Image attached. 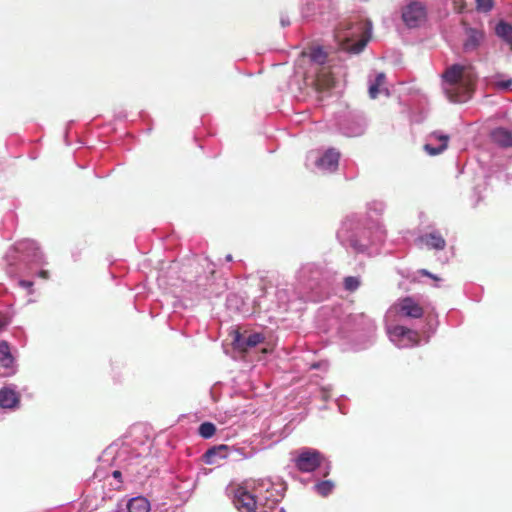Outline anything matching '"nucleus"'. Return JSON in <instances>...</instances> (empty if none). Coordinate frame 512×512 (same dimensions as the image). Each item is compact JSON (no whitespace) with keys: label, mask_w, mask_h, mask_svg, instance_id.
<instances>
[{"label":"nucleus","mask_w":512,"mask_h":512,"mask_svg":"<svg viewBox=\"0 0 512 512\" xmlns=\"http://www.w3.org/2000/svg\"><path fill=\"white\" fill-rule=\"evenodd\" d=\"M444 91L451 102L463 103L473 94L476 74L471 65L454 64L443 73Z\"/></svg>","instance_id":"obj_1"},{"label":"nucleus","mask_w":512,"mask_h":512,"mask_svg":"<svg viewBox=\"0 0 512 512\" xmlns=\"http://www.w3.org/2000/svg\"><path fill=\"white\" fill-rule=\"evenodd\" d=\"M370 27L366 22H348L344 28H340L337 37L341 41L351 42L359 38L354 44L347 48L353 53L361 52L369 41Z\"/></svg>","instance_id":"obj_2"},{"label":"nucleus","mask_w":512,"mask_h":512,"mask_svg":"<svg viewBox=\"0 0 512 512\" xmlns=\"http://www.w3.org/2000/svg\"><path fill=\"white\" fill-rule=\"evenodd\" d=\"M305 79H311V85L317 92L331 90L335 86V78L331 66L305 73Z\"/></svg>","instance_id":"obj_3"},{"label":"nucleus","mask_w":512,"mask_h":512,"mask_svg":"<svg viewBox=\"0 0 512 512\" xmlns=\"http://www.w3.org/2000/svg\"><path fill=\"white\" fill-rule=\"evenodd\" d=\"M323 456L317 450L304 449L294 459L295 467L302 473L315 471L322 463Z\"/></svg>","instance_id":"obj_4"},{"label":"nucleus","mask_w":512,"mask_h":512,"mask_svg":"<svg viewBox=\"0 0 512 512\" xmlns=\"http://www.w3.org/2000/svg\"><path fill=\"white\" fill-rule=\"evenodd\" d=\"M301 56L303 61L308 64L306 72L330 67V65L327 64L328 54L321 47H311L308 51L302 52Z\"/></svg>","instance_id":"obj_5"},{"label":"nucleus","mask_w":512,"mask_h":512,"mask_svg":"<svg viewBox=\"0 0 512 512\" xmlns=\"http://www.w3.org/2000/svg\"><path fill=\"white\" fill-rule=\"evenodd\" d=\"M426 18V10L422 3L412 2L402 11V19L409 28L419 26Z\"/></svg>","instance_id":"obj_6"},{"label":"nucleus","mask_w":512,"mask_h":512,"mask_svg":"<svg viewBox=\"0 0 512 512\" xmlns=\"http://www.w3.org/2000/svg\"><path fill=\"white\" fill-rule=\"evenodd\" d=\"M395 310L402 317L420 319L424 315L423 307L411 297H404L395 305Z\"/></svg>","instance_id":"obj_7"},{"label":"nucleus","mask_w":512,"mask_h":512,"mask_svg":"<svg viewBox=\"0 0 512 512\" xmlns=\"http://www.w3.org/2000/svg\"><path fill=\"white\" fill-rule=\"evenodd\" d=\"M234 505L240 512H257L258 501L245 488L238 487L235 491Z\"/></svg>","instance_id":"obj_8"},{"label":"nucleus","mask_w":512,"mask_h":512,"mask_svg":"<svg viewBox=\"0 0 512 512\" xmlns=\"http://www.w3.org/2000/svg\"><path fill=\"white\" fill-rule=\"evenodd\" d=\"M390 335L402 346H416L420 342L419 333L402 325H396L390 330Z\"/></svg>","instance_id":"obj_9"},{"label":"nucleus","mask_w":512,"mask_h":512,"mask_svg":"<svg viewBox=\"0 0 512 512\" xmlns=\"http://www.w3.org/2000/svg\"><path fill=\"white\" fill-rule=\"evenodd\" d=\"M265 337L261 333H252L247 337H242L240 333H237L234 339L236 347L244 352L248 349L256 347L258 344L264 341Z\"/></svg>","instance_id":"obj_10"},{"label":"nucleus","mask_w":512,"mask_h":512,"mask_svg":"<svg viewBox=\"0 0 512 512\" xmlns=\"http://www.w3.org/2000/svg\"><path fill=\"white\" fill-rule=\"evenodd\" d=\"M484 40V32L475 28L466 29V40L463 43L465 51L476 50Z\"/></svg>","instance_id":"obj_11"},{"label":"nucleus","mask_w":512,"mask_h":512,"mask_svg":"<svg viewBox=\"0 0 512 512\" xmlns=\"http://www.w3.org/2000/svg\"><path fill=\"white\" fill-rule=\"evenodd\" d=\"M338 162L339 153L334 149H329L321 158L317 160L316 164L322 169L333 171L337 168Z\"/></svg>","instance_id":"obj_12"},{"label":"nucleus","mask_w":512,"mask_h":512,"mask_svg":"<svg viewBox=\"0 0 512 512\" xmlns=\"http://www.w3.org/2000/svg\"><path fill=\"white\" fill-rule=\"evenodd\" d=\"M229 447L221 444L209 448L203 455V460L206 464L212 465L216 462L217 458L225 459L228 457L227 451Z\"/></svg>","instance_id":"obj_13"},{"label":"nucleus","mask_w":512,"mask_h":512,"mask_svg":"<svg viewBox=\"0 0 512 512\" xmlns=\"http://www.w3.org/2000/svg\"><path fill=\"white\" fill-rule=\"evenodd\" d=\"M491 139L501 147H511L512 131L503 127L496 128L491 132Z\"/></svg>","instance_id":"obj_14"},{"label":"nucleus","mask_w":512,"mask_h":512,"mask_svg":"<svg viewBox=\"0 0 512 512\" xmlns=\"http://www.w3.org/2000/svg\"><path fill=\"white\" fill-rule=\"evenodd\" d=\"M19 395L12 389L3 388L0 390V406L2 408H15L19 404Z\"/></svg>","instance_id":"obj_15"},{"label":"nucleus","mask_w":512,"mask_h":512,"mask_svg":"<svg viewBox=\"0 0 512 512\" xmlns=\"http://www.w3.org/2000/svg\"><path fill=\"white\" fill-rule=\"evenodd\" d=\"M128 512H149L150 503L142 496H138L129 500L127 504Z\"/></svg>","instance_id":"obj_16"},{"label":"nucleus","mask_w":512,"mask_h":512,"mask_svg":"<svg viewBox=\"0 0 512 512\" xmlns=\"http://www.w3.org/2000/svg\"><path fill=\"white\" fill-rule=\"evenodd\" d=\"M14 358L10 352V347L6 341L0 342V367L10 368L12 367Z\"/></svg>","instance_id":"obj_17"},{"label":"nucleus","mask_w":512,"mask_h":512,"mask_svg":"<svg viewBox=\"0 0 512 512\" xmlns=\"http://www.w3.org/2000/svg\"><path fill=\"white\" fill-rule=\"evenodd\" d=\"M495 34L509 45L512 39V25L508 22L500 21L495 27Z\"/></svg>","instance_id":"obj_18"},{"label":"nucleus","mask_w":512,"mask_h":512,"mask_svg":"<svg viewBox=\"0 0 512 512\" xmlns=\"http://www.w3.org/2000/svg\"><path fill=\"white\" fill-rule=\"evenodd\" d=\"M426 245L437 250H442L445 248L446 242L442 236L432 233L426 236Z\"/></svg>","instance_id":"obj_19"},{"label":"nucleus","mask_w":512,"mask_h":512,"mask_svg":"<svg viewBox=\"0 0 512 512\" xmlns=\"http://www.w3.org/2000/svg\"><path fill=\"white\" fill-rule=\"evenodd\" d=\"M439 140H441V145L438 147H433L430 144H426L424 146V149L430 154V155H438L442 153L448 146V136H439Z\"/></svg>","instance_id":"obj_20"},{"label":"nucleus","mask_w":512,"mask_h":512,"mask_svg":"<svg viewBox=\"0 0 512 512\" xmlns=\"http://www.w3.org/2000/svg\"><path fill=\"white\" fill-rule=\"evenodd\" d=\"M216 432V426L211 422H203L198 429L199 435L204 439L211 438Z\"/></svg>","instance_id":"obj_21"},{"label":"nucleus","mask_w":512,"mask_h":512,"mask_svg":"<svg viewBox=\"0 0 512 512\" xmlns=\"http://www.w3.org/2000/svg\"><path fill=\"white\" fill-rule=\"evenodd\" d=\"M334 488V483L330 480H325L317 483L315 489L321 496H328Z\"/></svg>","instance_id":"obj_22"},{"label":"nucleus","mask_w":512,"mask_h":512,"mask_svg":"<svg viewBox=\"0 0 512 512\" xmlns=\"http://www.w3.org/2000/svg\"><path fill=\"white\" fill-rule=\"evenodd\" d=\"M360 286V281L357 277L348 276L344 279V287L346 290L353 292Z\"/></svg>","instance_id":"obj_23"},{"label":"nucleus","mask_w":512,"mask_h":512,"mask_svg":"<svg viewBox=\"0 0 512 512\" xmlns=\"http://www.w3.org/2000/svg\"><path fill=\"white\" fill-rule=\"evenodd\" d=\"M479 11L488 12L493 7V0H476Z\"/></svg>","instance_id":"obj_24"},{"label":"nucleus","mask_w":512,"mask_h":512,"mask_svg":"<svg viewBox=\"0 0 512 512\" xmlns=\"http://www.w3.org/2000/svg\"><path fill=\"white\" fill-rule=\"evenodd\" d=\"M380 92V87L375 85L374 83L369 87V96L372 99H375Z\"/></svg>","instance_id":"obj_25"},{"label":"nucleus","mask_w":512,"mask_h":512,"mask_svg":"<svg viewBox=\"0 0 512 512\" xmlns=\"http://www.w3.org/2000/svg\"><path fill=\"white\" fill-rule=\"evenodd\" d=\"M419 273H420L422 276L429 277V278H431V279H433V280H435V281H438V280H439V278H438L436 275H434V274L430 273V272H429L428 270H426V269H421V270L419 271Z\"/></svg>","instance_id":"obj_26"},{"label":"nucleus","mask_w":512,"mask_h":512,"mask_svg":"<svg viewBox=\"0 0 512 512\" xmlns=\"http://www.w3.org/2000/svg\"><path fill=\"white\" fill-rule=\"evenodd\" d=\"M385 82V75L383 73H380L376 76L374 84L381 87Z\"/></svg>","instance_id":"obj_27"},{"label":"nucleus","mask_w":512,"mask_h":512,"mask_svg":"<svg viewBox=\"0 0 512 512\" xmlns=\"http://www.w3.org/2000/svg\"><path fill=\"white\" fill-rule=\"evenodd\" d=\"M38 275H39V277H41L43 279L49 278V272L47 270H41Z\"/></svg>","instance_id":"obj_28"},{"label":"nucleus","mask_w":512,"mask_h":512,"mask_svg":"<svg viewBox=\"0 0 512 512\" xmlns=\"http://www.w3.org/2000/svg\"><path fill=\"white\" fill-rule=\"evenodd\" d=\"M20 285L25 287V288H30V287H32L33 283L30 282V281L23 280V281H20Z\"/></svg>","instance_id":"obj_29"},{"label":"nucleus","mask_w":512,"mask_h":512,"mask_svg":"<svg viewBox=\"0 0 512 512\" xmlns=\"http://www.w3.org/2000/svg\"><path fill=\"white\" fill-rule=\"evenodd\" d=\"M276 503H277V501H276V500L268 501V507H269V509H274V508H275V506H276Z\"/></svg>","instance_id":"obj_30"},{"label":"nucleus","mask_w":512,"mask_h":512,"mask_svg":"<svg viewBox=\"0 0 512 512\" xmlns=\"http://www.w3.org/2000/svg\"><path fill=\"white\" fill-rule=\"evenodd\" d=\"M113 477H114V478H120V477H121V472H120V471H118V470H115V471L113 472Z\"/></svg>","instance_id":"obj_31"},{"label":"nucleus","mask_w":512,"mask_h":512,"mask_svg":"<svg viewBox=\"0 0 512 512\" xmlns=\"http://www.w3.org/2000/svg\"><path fill=\"white\" fill-rule=\"evenodd\" d=\"M510 84H511V81H508V82L501 83L500 86L503 88H508L510 86Z\"/></svg>","instance_id":"obj_32"},{"label":"nucleus","mask_w":512,"mask_h":512,"mask_svg":"<svg viewBox=\"0 0 512 512\" xmlns=\"http://www.w3.org/2000/svg\"><path fill=\"white\" fill-rule=\"evenodd\" d=\"M225 259H226V261L230 262V261H232L233 258H232L231 254H228Z\"/></svg>","instance_id":"obj_33"},{"label":"nucleus","mask_w":512,"mask_h":512,"mask_svg":"<svg viewBox=\"0 0 512 512\" xmlns=\"http://www.w3.org/2000/svg\"><path fill=\"white\" fill-rule=\"evenodd\" d=\"M5 325V322L3 321L2 317L0 316V329Z\"/></svg>","instance_id":"obj_34"},{"label":"nucleus","mask_w":512,"mask_h":512,"mask_svg":"<svg viewBox=\"0 0 512 512\" xmlns=\"http://www.w3.org/2000/svg\"><path fill=\"white\" fill-rule=\"evenodd\" d=\"M279 512H285L284 508H281V509L279 510Z\"/></svg>","instance_id":"obj_35"}]
</instances>
